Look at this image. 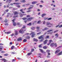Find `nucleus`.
<instances>
[{
	"mask_svg": "<svg viewBox=\"0 0 62 62\" xmlns=\"http://www.w3.org/2000/svg\"><path fill=\"white\" fill-rule=\"evenodd\" d=\"M31 33H30V35H31H31V37L32 38H33V37H34L35 35H36V34L35 33V32H33V31H31Z\"/></svg>",
	"mask_w": 62,
	"mask_h": 62,
	"instance_id": "obj_1",
	"label": "nucleus"
},
{
	"mask_svg": "<svg viewBox=\"0 0 62 62\" xmlns=\"http://www.w3.org/2000/svg\"><path fill=\"white\" fill-rule=\"evenodd\" d=\"M26 31V30L23 29H23H21L19 31V32L20 33H22L24 31Z\"/></svg>",
	"mask_w": 62,
	"mask_h": 62,
	"instance_id": "obj_2",
	"label": "nucleus"
},
{
	"mask_svg": "<svg viewBox=\"0 0 62 62\" xmlns=\"http://www.w3.org/2000/svg\"><path fill=\"white\" fill-rule=\"evenodd\" d=\"M39 39H44L43 38V35H42L39 37Z\"/></svg>",
	"mask_w": 62,
	"mask_h": 62,
	"instance_id": "obj_3",
	"label": "nucleus"
},
{
	"mask_svg": "<svg viewBox=\"0 0 62 62\" xmlns=\"http://www.w3.org/2000/svg\"><path fill=\"white\" fill-rule=\"evenodd\" d=\"M19 15H20V16L21 17H23V15H26V14H22V13L20 12L19 13Z\"/></svg>",
	"mask_w": 62,
	"mask_h": 62,
	"instance_id": "obj_4",
	"label": "nucleus"
},
{
	"mask_svg": "<svg viewBox=\"0 0 62 62\" xmlns=\"http://www.w3.org/2000/svg\"><path fill=\"white\" fill-rule=\"evenodd\" d=\"M47 41H48V40L47 39H46L45 41L43 42V44H44V45L46 44Z\"/></svg>",
	"mask_w": 62,
	"mask_h": 62,
	"instance_id": "obj_5",
	"label": "nucleus"
},
{
	"mask_svg": "<svg viewBox=\"0 0 62 62\" xmlns=\"http://www.w3.org/2000/svg\"><path fill=\"white\" fill-rule=\"evenodd\" d=\"M14 21H15V19H13L12 20V21L13 22V25L14 26H16V23L14 22Z\"/></svg>",
	"mask_w": 62,
	"mask_h": 62,
	"instance_id": "obj_6",
	"label": "nucleus"
},
{
	"mask_svg": "<svg viewBox=\"0 0 62 62\" xmlns=\"http://www.w3.org/2000/svg\"><path fill=\"white\" fill-rule=\"evenodd\" d=\"M13 4L14 5H19V4H20L21 3L20 2H15L13 3Z\"/></svg>",
	"mask_w": 62,
	"mask_h": 62,
	"instance_id": "obj_7",
	"label": "nucleus"
},
{
	"mask_svg": "<svg viewBox=\"0 0 62 62\" xmlns=\"http://www.w3.org/2000/svg\"><path fill=\"white\" fill-rule=\"evenodd\" d=\"M60 51V49H58L56 51H55V54H56L57 53H59Z\"/></svg>",
	"mask_w": 62,
	"mask_h": 62,
	"instance_id": "obj_8",
	"label": "nucleus"
},
{
	"mask_svg": "<svg viewBox=\"0 0 62 62\" xmlns=\"http://www.w3.org/2000/svg\"><path fill=\"white\" fill-rule=\"evenodd\" d=\"M32 17H30V18H28L27 19V21H31V20H32Z\"/></svg>",
	"mask_w": 62,
	"mask_h": 62,
	"instance_id": "obj_9",
	"label": "nucleus"
},
{
	"mask_svg": "<svg viewBox=\"0 0 62 62\" xmlns=\"http://www.w3.org/2000/svg\"><path fill=\"white\" fill-rule=\"evenodd\" d=\"M22 40V39L21 37L17 39V41H21V40Z\"/></svg>",
	"mask_w": 62,
	"mask_h": 62,
	"instance_id": "obj_10",
	"label": "nucleus"
},
{
	"mask_svg": "<svg viewBox=\"0 0 62 62\" xmlns=\"http://www.w3.org/2000/svg\"><path fill=\"white\" fill-rule=\"evenodd\" d=\"M46 25H53V24H51L50 23V22H47L46 23Z\"/></svg>",
	"mask_w": 62,
	"mask_h": 62,
	"instance_id": "obj_11",
	"label": "nucleus"
},
{
	"mask_svg": "<svg viewBox=\"0 0 62 62\" xmlns=\"http://www.w3.org/2000/svg\"><path fill=\"white\" fill-rule=\"evenodd\" d=\"M62 51L60 52L57 54V55H62Z\"/></svg>",
	"mask_w": 62,
	"mask_h": 62,
	"instance_id": "obj_12",
	"label": "nucleus"
},
{
	"mask_svg": "<svg viewBox=\"0 0 62 62\" xmlns=\"http://www.w3.org/2000/svg\"><path fill=\"white\" fill-rule=\"evenodd\" d=\"M14 15H15L18 14V12L15 11L14 12Z\"/></svg>",
	"mask_w": 62,
	"mask_h": 62,
	"instance_id": "obj_13",
	"label": "nucleus"
},
{
	"mask_svg": "<svg viewBox=\"0 0 62 62\" xmlns=\"http://www.w3.org/2000/svg\"><path fill=\"white\" fill-rule=\"evenodd\" d=\"M38 3L37 1H33L32 2V4L33 5H34V4H37Z\"/></svg>",
	"mask_w": 62,
	"mask_h": 62,
	"instance_id": "obj_14",
	"label": "nucleus"
},
{
	"mask_svg": "<svg viewBox=\"0 0 62 62\" xmlns=\"http://www.w3.org/2000/svg\"><path fill=\"white\" fill-rule=\"evenodd\" d=\"M39 50L40 51V52H41V53H45V52H44V51H43V50L42 49H39Z\"/></svg>",
	"mask_w": 62,
	"mask_h": 62,
	"instance_id": "obj_15",
	"label": "nucleus"
},
{
	"mask_svg": "<svg viewBox=\"0 0 62 62\" xmlns=\"http://www.w3.org/2000/svg\"><path fill=\"white\" fill-rule=\"evenodd\" d=\"M54 43L51 44H50V46L51 47H54Z\"/></svg>",
	"mask_w": 62,
	"mask_h": 62,
	"instance_id": "obj_16",
	"label": "nucleus"
},
{
	"mask_svg": "<svg viewBox=\"0 0 62 62\" xmlns=\"http://www.w3.org/2000/svg\"><path fill=\"white\" fill-rule=\"evenodd\" d=\"M21 2L22 3H24L25 2V0H21Z\"/></svg>",
	"mask_w": 62,
	"mask_h": 62,
	"instance_id": "obj_17",
	"label": "nucleus"
},
{
	"mask_svg": "<svg viewBox=\"0 0 62 62\" xmlns=\"http://www.w3.org/2000/svg\"><path fill=\"white\" fill-rule=\"evenodd\" d=\"M45 15H46V14H44L42 15V17H43L44 16H45Z\"/></svg>",
	"mask_w": 62,
	"mask_h": 62,
	"instance_id": "obj_18",
	"label": "nucleus"
},
{
	"mask_svg": "<svg viewBox=\"0 0 62 62\" xmlns=\"http://www.w3.org/2000/svg\"><path fill=\"white\" fill-rule=\"evenodd\" d=\"M50 37V36L49 35H47L46 36V38H45V39H49V37Z\"/></svg>",
	"mask_w": 62,
	"mask_h": 62,
	"instance_id": "obj_19",
	"label": "nucleus"
},
{
	"mask_svg": "<svg viewBox=\"0 0 62 62\" xmlns=\"http://www.w3.org/2000/svg\"><path fill=\"white\" fill-rule=\"evenodd\" d=\"M31 54H32V53H29L27 54V55H28L29 56V55H31Z\"/></svg>",
	"mask_w": 62,
	"mask_h": 62,
	"instance_id": "obj_20",
	"label": "nucleus"
},
{
	"mask_svg": "<svg viewBox=\"0 0 62 62\" xmlns=\"http://www.w3.org/2000/svg\"><path fill=\"white\" fill-rule=\"evenodd\" d=\"M48 29V28H45V29L42 30H43V31H45V30H47V29Z\"/></svg>",
	"mask_w": 62,
	"mask_h": 62,
	"instance_id": "obj_21",
	"label": "nucleus"
},
{
	"mask_svg": "<svg viewBox=\"0 0 62 62\" xmlns=\"http://www.w3.org/2000/svg\"><path fill=\"white\" fill-rule=\"evenodd\" d=\"M33 41H38V40L35 38L33 39Z\"/></svg>",
	"mask_w": 62,
	"mask_h": 62,
	"instance_id": "obj_22",
	"label": "nucleus"
},
{
	"mask_svg": "<svg viewBox=\"0 0 62 62\" xmlns=\"http://www.w3.org/2000/svg\"><path fill=\"white\" fill-rule=\"evenodd\" d=\"M30 38V37L29 36H27L26 37V39H29Z\"/></svg>",
	"mask_w": 62,
	"mask_h": 62,
	"instance_id": "obj_23",
	"label": "nucleus"
},
{
	"mask_svg": "<svg viewBox=\"0 0 62 62\" xmlns=\"http://www.w3.org/2000/svg\"><path fill=\"white\" fill-rule=\"evenodd\" d=\"M32 8H33V7H30L29 8H28L27 9L28 10H30V9H32Z\"/></svg>",
	"mask_w": 62,
	"mask_h": 62,
	"instance_id": "obj_24",
	"label": "nucleus"
},
{
	"mask_svg": "<svg viewBox=\"0 0 62 62\" xmlns=\"http://www.w3.org/2000/svg\"><path fill=\"white\" fill-rule=\"evenodd\" d=\"M14 47L15 46H12L11 48V50H13V49H14Z\"/></svg>",
	"mask_w": 62,
	"mask_h": 62,
	"instance_id": "obj_25",
	"label": "nucleus"
},
{
	"mask_svg": "<svg viewBox=\"0 0 62 62\" xmlns=\"http://www.w3.org/2000/svg\"><path fill=\"white\" fill-rule=\"evenodd\" d=\"M43 49H46L47 48V47H46V46H44L43 47Z\"/></svg>",
	"mask_w": 62,
	"mask_h": 62,
	"instance_id": "obj_26",
	"label": "nucleus"
},
{
	"mask_svg": "<svg viewBox=\"0 0 62 62\" xmlns=\"http://www.w3.org/2000/svg\"><path fill=\"white\" fill-rule=\"evenodd\" d=\"M42 45V44H41L40 45H39V48H41L42 47V46H41Z\"/></svg>",
	"mask_w": 62,
	"mask_h": 62,
	"instance_id": "obj_27",
	"label": "nucleus"
},
{
	"mask_svg": "<svg viewBox=\"0 0 62 62\" xmlns=\"http://www.w3.org/2000/svg\"><path fill=\"white\" fill-rule=\"evenodd\" d=\"M53 31V30H50L47 31V32L49 33V32H51V31Z\"/></svg>",
	"mask_w": 62,
	"mask_h": 62,
	"instance_id": "obj_28",
	"label": "nucleus"
},
{
	"mask_svg": "<svg viewBox=\"0 0 62 62\" xmlns=\"http://www.w3.org/2000/svg\"><path fill=\"white\" fill-rule=\"evenodd\" d=\"M27 25H30V26L31 25V23H29L27 24Z\"/></svg>",
	"mask_w": 62,
	"mask_h": 62,
	"instance_id": "obj_29",
	"label": "nucleus"
},
{
	"mask_svg": "<svg viewBox=\"0 0 62 62\" xmlns=\"http://www.w3.org/2000/svg\"><path fill=\"white\" fill-rule=\"evenodd\" d=\"M21 7V6H20V5H16V7H18V8H20Z\"/></svg>",
	"mask_w": 62,
	"mask_h": 62,
	"instance_id": "obj_30",
	"label": "nucleus"
},
{
	"mask_svg": "<svg viewBox=\"0 0 62 62\" xmlns=\"http://www.w3.org/2000/svg\"><path fill=\"white\" fill-rule=\"evenodd\" d=\"M18 17V15H17L16 16H14L13 17V18H16V17Z\"/></svg>",
	"mask_w": 62,
	"mask_h": 62,
	"instance_id": "obj_31",
	"label": "nucleus"
},
{
	"mask_svg": "<svg viewBox=\"0 0 62 62\" xmlns=\"http://www.w3.org/2000/svg\"><path fill=\"white\" fill-rule=\"evenodd\" d=\"M26 41H27V40L26 39H24L23 40V42H26Z\"/></svg>",
	"mask_w": 62,
	"mask_h": 62,
	"instance_id": "obj_32",
	"label": "nucleus"
},
{
	"mask_svg": "<svg viewBox=\"0 0 62 62\" xmlns=\"http://www.w3.org/2000/svg\"><path fill=\"white\" fill-rule=\"evenodd\" d=\"M55 36H56V37H57L58 36H59V35H58V33H57L55 35Z\"/></svg>",
	"mask_w": 62,
	"mask_h": 62,
	"instance_id": "obj_33",
	"label": "nucleus"
},
{
	"mask_svg": "<svg viewBox=\"0 0 62 62\" xmlns=\"http://www.w3.org/2000/svg\"><path fill=\"white\" fill-rule=\"evenodd\" d=\"M4 56H8V54H4Z\"/></svg>",
	"mask_w": 62,
	"mask_h": 62,
	"instance_id": "obj_34",
	"label": "nucleus"
},
{
	"mask_svg": "<svg viewBox=\"0 0 62 62\" xmlns=\"http://www.w3.org/2000/svg\"><path fill=\"white\" fill-rule=\"evenodd\" d=\"M11 33V31H9L8 32H7V34H10Z\"/></svg>",
	"mask_w": 62,
	"mask_h": 62,
	"instance_id": "obj_35",
	"label": "nucleus"
},
{
	"mask_svg": "<svg viewBox=\"0 0 62 62\" xmlns=\"http://www.w3.org/2000/svg\"><path fill=\"white\" fill-rule=\"evenodd\" d=\"M17 25H19V26H20L21 25L20 24V23H17Z\"/></svg>",
	"mask_w": 62,
	"mask_h": 62,
	"instance_id": "obj_36",
	"label": "nucleus"
},
{
	"mask_svg": "<svg viewBox=\"0 0 62 62\" xmlns=\"http://www.w3.org/2000/svg\"><path fill=\"white\" fill-rule=\"evenodd\" d=\"M53 32H49L48 33H47V34H53Z\"/></svg>",
	"mask_w": 62,
	"mask_h": 62,
	"instance_id": "obj_37",
	"label": "nucleus"
},
{
	"mask_svg": "<svg viewBox=\"0 0 62 62\" xmlns=\"http://www.w3.org/2000/svg\"><path fill=\"white\" fill-rule=\"evenodd\" d=\"M49 52H50V50H47L46 51V53H49Z\"/></svg>",
	"mask_w": 62,
	"mask_h": 62,
	"instance_id": "obj_38",
	"label": "nucleus"
},
{
	"mask_svg": "<svg viewBox=\"0 0 62 62\" xmlns=\"http://www.w3.org/2000/svg\"><path fill=\"white\" fill-rule=\"evenodd\" d=\"M41 22L40 21H39L37 22V23H41Z\"/></svg>",
	"mask_w": 62,
	"mask_h": 62,
	"instance_id": "obj_39",
	"label": "nucleus"
},
{
	"mask_svg": "<svg viewBox=\"0 0 62 62\" xmlns=\"http://www.w3.org/2000/svg\"><path fill=\"white\" fill-rule=\"evenodd\" d=\"M31 10H29L28 11H27L26 12H31Z\"/></svg>",
	"mask_w": 62,
	"mask_h": 62,
	"instance_id": "obj_40",
	"label": "nucleus"
},
{
	"mask_svg": "<svg viewBox=\"0 0 62 62\" xmlns=\"http://www.w3.org/2000/svg\"><path fill=\"white\" fill-rule=\"evenodd\" d=\"M49 43H51L52 42H53V41L52 40H49Z\"/></svg>",
	"mask_w": 62,
	"mask_h": 62,
	"instance_id": "obj_41",
	"label": "nucleus"
},
{
	"mask_svg": "<svg viewBox=\"0 0 62 62\" xmlns=\"http://www.w3.org/2000/svg\"><path fill=\"white\" fill-rule=\"evenodd\" d=\"M43 40H44V39H42L41 40H39V41L40 42H42V41H43Z\"/></svg>",
	"mask_w": 62,
	"mask_h": 62,
	"instance_id": "obj_42",
	"label": "nucleus"
},
{
	"mask_svg": "<svg viewBox=\"0 0 62 62\" xmlns=\"http://www.w3.org/2000/svg\"><path fill=\"white\" fill-rule=\"evenodd\" d=\"M35 29V28L34 27H32V30H34Z\"/></svg>",
	"mask_w": 62,
	"mask_h": 62,
	"instance_id": "obj_43",
	"label": "nucleus"
},
{
	"mask_svg": "<svg viewBox=\"0 0 62 62\" xmlns=\"http://www.w3.org/2000/svg\"><path fill=\"white\" fill-rule=\"evenodd\" d=\"M52 19V18L50 17L48 19V20H51Z\"/></svg>",
	"mask_w": 62,
	"mask_h": 62,
	"instance_id": "obj_44",
	"label": "nucleus"
},
{
	"mask_svg": "<svg viewBox=\"0 0 62 62\" xmlns=\"http://www.w3.org/2000/svg\"><path fill=\"white\" fill-rule=\"evenodd\" d=\"M54 45L55 47H57V44H56V43L54 44Z\"/></svg>",
	"mask_w": 62,
	"mask_h": 62,
	"instance_id": "obj_45",
	"label": "nucleus"
},
{
	"mask_svg": "<svg viewBox=\"0 0 62 62\" xmlns=\"http://www.w3.org/2000/svg\"><path fill=\"white\" fill-rule=\"evenodd\" d=\"M61 47V46H59L56 49H59V48H60Z\"/></svg>",
	"mask_w": 62,
	"mask_h": 62,
	"instance_id": "obj_46",
	"label": "nucleus"
},
{
	"mask_svg": "<svg viewBox=\"0 0 62 62\" xmlns=\"http://www.w3.org/2000/svg\"><path fill=\"white\" fill-rule=\"evenodd\" d=\"M36 28H37V29H39V28H40V27H36Z\"/></svg>",
	"mask_w": 62,
	"mask_h": 62,
	"instance_id": "obj_47",
	"label": "nucleus"
},
{
	"mask_svg": "<svg viewBox=\"0 0 62 62\" xmlns=\"http://www.w3.org/2000/svg\"><path fill=\"white\" fill-rule=\"evenodd\" d=\"M27 19V18H23V20H26V19Z\"/></svg>",
	"mask_w": 62,
	"mask_h": 62,
	"instance_id": "obj_48",
	"label": "nucleus"
},
{
	"mask_svg": "<svg viewBox=\"0 0 62 62\" xmlns=\"http://www.w3.org/2000/svg\"><path fill=\"white\" fill-rule=\"evenodd\" d=\"M41 34V32H40L39 33H37V35H39V34Z\"/></svg>",
	"mask_w": 62,
	"mask_h": 62,
	"instance_id": "obj_49",
	"label": "nucleus"
},
{
	"mask_svg": "<svg viewBox=\"0 0 62 62\" xmlns=\"http://www.w3.org/2000/svg\"><path fill=\"white\" fill-rule=\"evenodd\" d=\"M30 17V16L29 15H28L27 16V17Z\"/></svg>",
	"mask_w": 62,
	"mask_h": 62,
	"instance_id": "obj_50",
	"label": "nucleus"
},
{
	"mask_svg": "<svg viewBox=\"0 0 62 62\" xmlns=\"http://www.w3.org/2000/svg\"><path fill=\"white\" fill-rule=\"evenodd\" d=\"M5 11L7 12H8V9H7L5 10Z\"/></svg>",
	"mask_w": 62,
	"mask_h": 62,
	"instance_id": "obj_51",
	"label": "nucleus"
},
{
	"mask_svg": "<svg viewBox=\"0 0 62 62\" xmlns=\"http://www.w3.org/2000/svg\"><path fill=\"white\" fill-rule=\"evenodd\" d=\"M20 10L21 12H22L23 11V9H21Z\"/></svg>",
	"mask_w": 62,
	"mask_h": 62,
	"instance_id": "obj_52",
	"label": "nucleus"
},
{
	"mask_svg": "<svg viewBox=\"0 0 62 62\" xmlns=\"http://www.w3.org/2000/svg\"><path fill=\"white\" fill-rule=\"evenodd\" d=\"M30 5V4H26V5L27 6H29Z\"/></svg>",
	"mask_w": 62,
	"mask_h": 62,
	"instance_id": "obj_53",
	"label": "nucleus"
},
{
	"mask_svg": "<svg viewBox=\"0 0 62 62\" xmlns=\"http://www.w3.org/2000/svg\"><path fill=\"white\" fill-rule=\"evenodd\" d=\"M5 25H8V23H6L5 24Z\"/></svg>",
	"mask_w": 62,
	"mask_h": 62,
	"instance_id": "obj_54",
	"label": "nucleus"
},
{
	"mask_svg": "<svg viewBox=\"0 0 62 62\" xmlns=\"http://www.w3.org/2000/svg\"><path fill=\"white\" fill-rule=\"evenodd\" d=\"M15 35H17V31H16V33H15Z\"/></svg>",
	"mask_w": 62,
	"mask_h": 62,
	"instance_id": "obj_55",
	"label": "nucleus"
},
{
	"mask_svg": "<svg viewBox=\"0 0 62 62\" xmlns=\"http://www.w3.org/2000/svg\"><path fill=\"white\" fill-rule=\"evenodd\" d=\"M29 34V33H26L25 34L26 35H28Z\"/></svg>",
	"mask_w": 62,
	"mask_h": 62,
	"instance_id": "obj_56",
	"label": "nucleus"
},
{
	"mask_svg": "<svg viewBox=\"0 0 62 62\" xmlns=\"http://www.w3.org/2000/svg\"><path fill=\"white\" fill-rule=\"evenodd\" d=\"M3 61H6V59H3Z\"/></svg>",
	"mask_w": 62,
	"mask_h": 62,
	"instance_id": "obj_57",
	"label": "nucleus"
},
{
	"mask_svg": "<svg viewBox=\"0 0 62 62\" xmlns=\"http://www.w3.org/2000/svg\"><path fill=\"white\" fill-rule=\"evenodd\" d=\"M58 31V30H57V31H54V33H55V32H57V31Z\"/></svg>",
	"mask_w": 62,
	"mask_h": 62,
	"instance_id": "obj_58",
	"label": "nucleus"
},
{
	"mask_svg": "<svg viewBox=\"0 0 62 62\" xmlns=\"http://www.w3.org/2000/svg\"><path fill=\"white\" fill-rule=\"evenodd\" d=\"M10 45H12V42H10Z\"/></svg>",
	"mask_w": 62,
	"mask_h": 62,
	"instance_id": "obj_59",
	"label": "nucleus"
},
{
	"mask_svg": "<svg viewBox=\"0 0 62 62\" xmlns=\"http://www.w3.org/2000/svg\"><path fill=\"white\" fill-rule=\"evenodd\" d=\"M9 7V5H7V8H8Z\"/></svg>",
	"mask_w": 62,
	"mask_h": 62,
	"instance_id": "obj_60",
	"label": "nucleus"
},
{
	"mask_svg": "<svg viewBox=\"0 0 62 62\" xmlns=\"http://www.w3.org/2000/svg\"><path fill=\"white\" fill-rule=\"evenodd\" d=\"M25 28V26H23V28Z\"/></svg>",
	"mask_w": 62,
	"mask_h": 62,
	"instance_id": "obj_61",
	"label": "nucleus"
},
{
	"mask_svg": "<svg viewBox=\"0 0 62 62\" xmlns=\"http://www.w3.org/2000/svg\"><path fill=\"white\" fill-rule=\"evenodd\" d=\"M4 45L2 43H0V45Z\"/></svg>",
	"mask_w": 62,
	"mask_h": 62,
	"instance_id": "obj_62",
	"label": "nucleus"
},
{
	"mask_svg": "<svg viewBox=\"0 0 62 62\" xmlns=\"http://www.w3.org/2000/svg\"><path fill=\"white\" fill-rule=\"evenodd\" d=\"M31 51H34V49H31Z\"/></svg>",
	"mask_w": 62,
	"mask_h": 62,
	"instance_id": "obj_63",
	"label": "nucleus"
},
{
	"mask_svg": "<svg viewBox=\"0 0 62 62\" xmlns=\"http://www.w3.org/2000/svg\"><path fill=\"white\" fill-rule=\"evenodd\" d=\"M41 3H44V2H43V1L42 0H41Z\"/></svg>",
	"mask_w": 62,
	"mask_h": 62,
	"instance_id": "obj_64",
	"label": "nucleus"
}]
</instances>
